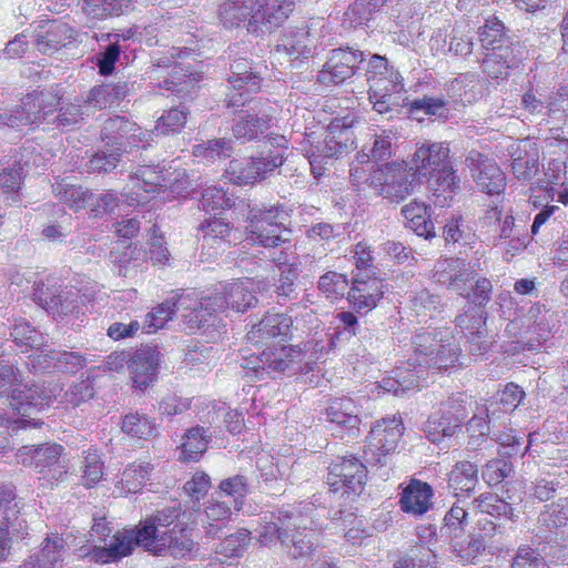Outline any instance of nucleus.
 <instances>
[{"label": "nucleus", "mask_w": 568, "mask_h": 568, "mask_svg": "<svg viewBox=\"0 0 568 568\" xmlns=\"http://www.w3.org/2000/svg\"><path fill=\"white\" fill-rule=\"evenodd\" d=\"M197 304H200V293L196 291L176 290L172 292L170 298L158 304L145 314L141 325L143 333H156L173 318L176 312H182V316L187 321L191 328L203 326L205 314Z\"/></svg>", "instance_id": "7"}, {"label": "nucleus", "mask_w": 568, "mask_h": 568, "mask_svg": "<svg viewBox=\"0 0 568 568\" xmlns=\"http://www.w3.org/2000/svg\"><path fill=\"white\" fill-rule=\"evenodd\" d=\"M347 286V276L334 271L326 272L318 280V290L333 301L342 298Z\"/></svg>", "instance_id": "57"}, {"label": "nucleus", "mask_w": 568, "mask_h": 568, "mask_svg": "<svg viewBox=\"0 0 568 568\" xmlns=\"http://www.w3.org/2000/svg\"><path fill=\"white\" fill-rule=\"evenodd\" d=\"M474 281L475 283L468 286L463 297L479 307H485L491 300L493 284L484 276H476Z\"/></svg>", "instance_id": "62"}, {"label": "nucleus", "mask_w": 568, "mask_h": 568, "mask_svg": "<svg viewBox=\"0 0 568 568\" xmlns=\"http://www.w3.org/2000/svg\"><path fill=\"white\" fill-rule=\"evenodd\" d=\"M59 282V277L54 274L36 281L33 285V300L57 317L67 315L78 316L83 312V303L72 286L62 288Z\"/></svg>", "instance_id": "11"}, {"label": "nucleus", "mask_w": 568, "mask_h": 568, "mask_svg": "<svg viewBox=\"0 0 568 568\" xmlns=\"http://www.w3.org/2000/svg\"><path fill=\"white\" fill-rule=\"evenodd\" d=\"M514 176L523 183L531 182L539 172L538 150L528 143L518 142L510 153Z\"/></svg>", "instance_id": "35"}, {"label": "nucleus", "mask_w": 568, "mask_h": 568, "mask_svg": "<svg viewBox=\"0 0 568 568\" xmlns=\"http://www.w3.org/2000/svg\"><path fill=\"white\" fill-rule=\"evenodd\" d=\"M233 148L230 141L225 139H212L207 142L195 144L192 148V154L206 161H215L216 159L230 158Z\"/></svg>", "instance_id": "56"}, {"label": "nucleus", "mask_w": 568, "mask_h": 568, "mask_svg": "<svg viewBox=\"0 0 568 568\" xmlns=\"http://www.w3.org/2000/svg\"><path fill=\"white\" fill-rule=\"evenodd\" d=\"M406 226L418 236L433 239L436 235L435 225L430 219V206L416 200L410 201L402 207Z\"/></svg>", "instance_id": "40"}, {"label": "nucleus", "mask_w": 568, "mask_h": 568, "mask_svg": "<svg viewBox=\"0 0 568 568\" xmlns=\"http://www.w3.org/2000/svg\"><path fill=\"white\" fill-rule=\"evenodd\" d=\"M197 231L202 233L203 252L215 257L231 246L234 225L221 214H213L199 224Z\"/></svg>", "instance_id": "26"}, {"label": "nucleus", "mask_w": 568, "mask_h": 568, "mask_svg": "<svg viewBox=\"0 0 568 568\" xmlns=\"http://www.w3.org/2000/svg\"><path fill=\"white\" fill-rule=\"evenodd\" d=\"M487 548L488 546L485 545L483 539H479V537L473 532L469 535L467 542L455 545L456 555L464 565L477 564Z\"/></svg>", "instance_id": "58"}, {"label": "nucleus", "mask_w": 568, "mask_h": 568, "mask_svg": "<svg viewBox=\"0 0 568 568\" xmlns=\"http://www.w3.org/2000/svg\"><path fill=\"white\" fill-rule=\"evenodd\" d=\"M473 178L483 192L499 195L506 189V175L493 159L480 152H470L467 156Z\"/></svg>", "instance_id": "23"}, {"label": "nucleus", "mask_w": 568, "mask_h": 568, "mask_svg": "<svg viewBox=\"0 0 568 568\" xmlns=\"http://www.w3.org/2000/svg\"><path fill=\"white\" fill-rule=\"evenodd\" d=\"M211 477L203 470L195 471L183 485L184 494L194 501H201L211 488Z\"/></svg>", "instance_id": "63"}, {"label": "nucleus", "mask_w": 568, "mask_h": 568, "mask_svg": "<svg viewBox=\"0 0 568 568\" xmlns=\"http://www.w3.org/2000/svg\"><path fill=\"white\" fill-rule=\"evenodd\" d=\"M478 38L481 47L487 52L499 50V47L513 48V42L506 33L505 24L496 17L485 20L484 26L478 29Z\"/></svg>", "instance_id": "44"}, {"label": "nucleus", "mask_w": 568, "mask_h": 568, "mask_svg": "<svg viewBox=\"0 0 568 568\" xmlns=\"http://www.w3.org/2000/svg\"><path fill=\"white\" fill-rule=\"evenodd\" d=\"M22 171L23 168L17 160L0 162V187L6 194L18 195L23 182Z\"/></svg>", "instance_id": "54"}, {"label": "nucleus", "mask_w": 568, "mask_h": 568, "mask_svg": "<svg viewBox=\"0 0 568 568\" xmlns=\"http://www.w3.org/2000/svg\"><path fill=\"white\" fill-rule=\"evenodd\" d=\"M473 505L479 513L495 518H505L509 520L515 518L511 505L501 499L498 495L489 491L481 493L473 500Z\"/></svg>", "instance_id": "48"}, {"label": "nucleus", "mask_w": 568, "mask_h": 568, "mask_svg": "<svg viewBox=\"0 0 568 568\" xmlns=\"http://www.w3.org/2000/svg\"><path fill=\"white\" fill-rule=\"evenodd\" d=\"M301 358L302 349L294 345L273 344L264 349V365L274 372H284Z\"/></svg>", "instance_id": "43"}, {"label": "nucleus", "mask_w": 568, "mask_h": 568, "mask_svg": "<svg viewBox=\"0 0 568 568\" xmlns=\"http://www.w3.org/2000/svg\"><path fill=\"white\" fill-rule=\"evenodd\" d=\"M449 153L447 143H424L415 151L410 169L419 176L433 175L449 163Z\"/></svg>", "instance_id": "28"}, {"label": "nucleus", "mask_w": 568, "mask_h": 568, "mask_svg": "<svg viewBox=\"0 0 568 568\" xmlns=\"http://www.w3.org/2000/svg\"><path fill=\"white\" fill-rule=\"evenodd\" d=\"M160 352L155 347L142 346L131 354L128 362L130 379L135 389L145 390L158 377Z\"/></svg>", "instance_id": "25"}, {"label": "nucleus", "mask_w": 568, "mask_h": 568, "mask_svg": "<svg viewBox=\"0 0 568 568\" xmlns=\"http://www.w3.org/2000/svg\"><path fill=\"white\" fill-rule=\"evenodd\" d=\"M205 517L207 525L204 526L207 536H216L225 528L232 519V509L224 501L211 500L206 505Z\"/></svg>", "instance_id": "49"}, {"label": "nucleus", "mask_w": 568, "mask_h": 568, "mask_svg": "<svg viewBox=\"0 0 568 568\" xmlns=\"http://www.w3.org/2000/svg\"><path fill=\"white\" fill-rule=\"evenodd\" d=\"M131 191L126 196L138 203L159 194H165L168 189L164 170L159 165H141L130 174Z\"/></svg>", "instance_id": "24"}, {"label": "nucleus", "mask_w": 568, "mask_h": 568, "mask_svg": "<svg viewBox=\"0 0 568 568\" xmlns=\"http://www.w3.org/2000/svg\"><path fill=\"white\" fill-rule=\"evenodd\" d=\"M189 114L190 111L185 106H173L164 110L155 122V134L169 136L181 133L186 125ZM150 133L152 134L153 131Z\"/></svg>", "instance_id": "47"}, {"label": "nucleus", "mask_w": 568, "mask_h": 568, "mask_svg": "<svg viewBox=\"0 0 568 568\" xmlns=\"http://www.w3.org/2000/svg\"><path fill=\"white\" fill-rule=\"evenodd\" d=\"M403 435L404 424L400 416L377 420L366 437V456H369L373 463L384 465L385 458L397 449Z\"/></svg>", "instance_id": "14"}, {"label": "nucleus", "mask_w": 568, "mask_h": 568, "mask_svg": "<svg viewBox=\"0 0 568 568\" xmlns=\"http://www.w3.org/2000/svg\"><path fill=\"white\" fill-rule=\"evenodd\" d=\"M371 191L390 201L399 202L408 194L407 164L387 162L371 166Z\"/></svg>", "instance_id": "15"}, {"label": "nucleus", "mask_w": 568, "mask_h": 568, "mask_svg": "<svg viewBox=\"0 0 568 568\" xmlns=\"http://www.w3.org/2000/svg\"><path fill=\"white\" fill-rule=\"evenodd\" d=\"M292 12L286 0H224L219 8V18L226 29L244 24L250 33L261 28H278Z\"/></svg>", "instance_id": "2"}, {"label": "nucleus", "mask_w": 568, "mask_h": 568, "mask_svg": "<svg viewBox=\"0 0 568 568\" xmlns=\"http://www.w3.org/2000/svg\"><path fill=\"white\" fill-rule=\"evenodd\" d=\"M293 318L286 313L266 312L258 323L250 326L245 334L248 343L265 344L271 339L287 341L292 337Z\"/></svg>", "instance_id": "22"}, {"label": "nucleus", "mask_w": 568, "mask_h": 568, "mask_svg": "<svg viewBox=\"0 0 568 568\" xmlns=\"http://www.w3.org/2000/svg\"><path fill=\"white\" fill-rule=\"evenodd\" d=\"M184 515L181 504L158 509L134 528L116 530L109 545L90 547L82 557L98 565H108L121 561L131 556L135 547H142L155 556L170 552L173 557L183 558L196 547L194 524L182 520Z\"/></svg>", "instance_id": "1"}, {"label": "nucleus", "mask_w": 568, "mask_h": 568, "mask_svg": "<svg viewBox=\"0 0 568 568\" xmlns=\"http://www.w3.org/2000/svg\"><path fill=\"white\" fill-rule=\"evenodd\" d=\"M442 341V331H419L412 337V354L408 363L414 367L426 368L433 357L437 345Z\"/></svg>", "instance_id": "41"}, {"label": "nucleus", "mask_w": 568, "mask_h": 568, "mask_svg": "<svg viewBox=\"0 0 568 568\" xmlns=\"http://www.w3.org/2000/svg\"><path fill=\"white\" fill-rule=\"evenodd\" d=\"M250 493L248 479L241 474L222 479L217 486V494L234 499L235 508L240 511L243 507L244 498Z\"/></svg>", "instance_id": "52"}, {"label": "nucleus", "mask_w": 568, "mask_h": 568, "mask_svg": "<svg viewBox=\"0 0 568 568\" xmlns=\"http://www.w3.org/2000/svg\"><path fill=\"white\" fill-rule=\"evenodd\" d=\"M61 100V95L53 90H33L23 95L20 104L13 110L0 116L10 128L29 126L34 130L41 125L51 124V118L58 112ZM43 130H50V128L44 126Z\"/></svg>", "instance_id": "6"}, {"label": "nucleus", "mask_w": 568, "mask_h": 568, "mask_svg": "<svg viewBox=\"0 0 568 568\" xmlns=\"http://www.w3.org/2000/svg\"><path fill=\"white\" fill-rule=\"evenodd\" d=\"M251 534V530L240 528L221 540L215 548V552L227 558L241 557L250 545Z\"/></svg>", "instance_id": "53"}, {"label": "nucleus", "mask_w": 568, "mask_h": 568, "mask_svg": "<svg viewBox=\"0 0 568 568\" xmlns=\"http://www.w3.org/2000/svg\"><path fill=\"white\" fill-rule=\"evenodd\" d=\"M544 521L555 528L568 526V498H559L556 503L546 506Z\"/></svg>", "instance_id": "64"}, {"label": "nucleus", "mask_w": 568, "mask_h": 568, "mask_svg": "<svg viewBox=\"0 0 568 568\" xmlns=\"http://www.w3.org/2000/svg\"><path fill=\"white\" fill-rule=\"evenodd\" d=\"M81 479L87 488L97 486L104 476V462L97 448L83 452Z\"/></svg>", "instance_id": "51"}, {"label": "nucleus", "mask_w": 568, "mask_h": 568, "mask_svg": "<svg viewBox=\"0 0 568 568\" xmlns=\"http://www.w3.org/2000/svg\"><path fill=\"white\" fill-rule=\"evenodd\" d=\"M146 245V255L154 266L169 264L171 254L166 246L165 234L158 224L149 230Z\"/></svg>", "instance_id": "50"}, {"label": "nucleus", "mask_w": 568, "mask_h": 568, "mask_svg": "<svg viewBox=\"0 0 568 568\" xmlns=\"http://www.w3.org/2000/svg\"><path fill=\"white\" fill-rule=\"evenodd\" d=\"M151 133L143 131L136 123L120 115L108 119L101 130V139L106 145L121 152L124 141L132 148H139L140 143L148 142Z\"/></svg>", "instance_id": "20"}, {"label": "nucleus", "mask_w": 568, "mask_h": 568, "mask_svg": "<svg viewBox=\"0 0 568 568\" xmlns=\"http://www.w3.org/2000/svg\"><path fill=\"white\" fill-rule=\"evenodd\" d=\"M354 122L349 116L335 118L325 128L322 139L308 140L310 148L306 152L316 179L324 174L328 160L343 158L355 150Z\"/></svg>", "instance_id": "4"}, {"label": "nucleus", "mask_w": 568, "mask_h": 568, "mask_svg": "<svg viewBox=\"0 0 568 568\" xmlns=\"http://www.w3.org/2000/svg\"><path fill=\"white\" fill-rule=\"evenodd\" d=\"M121 0H84L82 10L91 19L103 20L122 11Z\"/></svg>", "instance_id": "60"}, {"label": "nucleus", "mask_w": 568, "mask_h": 568, "mask_svg": "<svg viewBox=\"0 0 568 568\" xmlns=\"http://www.w3.org/2000/svg\"><path fill=\"white\" fill-rule=\"evenodd\" d=\"M384 280L376 274H358L352 280L347 293L349 306L358 314H367L375 310L384 298Z\"/></svg>", "instance_id": "17"}, {"label": "nucleus", "mask_w": 568, "mask_h": 568, "mask_svg": "<svg viewBox=\"0 0 568 568\" xmlns=\"http://www.w3.org/2000/svg\"><path fill=\"white\" fill-rule=\"evenodd\" d=\"M297 528V520L286 511H272L261 518L257 540L262 546H270L274 541L287 544L290 531Z\"/></svg>", "instance_id": "27"}, {"label": "nucleus", "mask_w": 568, "mask_h": 568, "mask_svg": "<svg viewBox=\"0 0 568 568\" xmlns=\"http://www.w3.org/2000/svg\"><path fill=\"white\" fill-rule=\"evenodd\" d=\"M77 39L78 31L62 19L43 20L34 29V42L42 53L59 51Z\"/></svg>", "instance_id": "19"}, {"label": "nucleus", "mask_w": 568, "mask_h": 568, "mask_svg": "<svg viewBox=\"0 0 568 568\" xmlns=\"http://www.w3.org/2000/svg\"><path fill=\"white\" fill-rule=\"evenodd\" d=\"M10 336L17 346L27 347L24 352L29 349L37 352L36 355L30 356L33 357L31 365L36 371L49 368L52 361L55 358L54 351L44 346L42 334L23 318H19L14 322Z\"/></svg>", "instance_id": "18"}, {"label": "nucleus", "mask_w": 568, "mask_h": 568, "mask_svg": "<svg viewBox=\"0 0 568 568\" xmlns=\"http://www.w3.org/2000/svg\"><path fill=\"white\" fill-rule=\"evenodd\" d=\"M470 402L471 396L466 392L450 394L439 404L437 415L428 418V432L442 437H452L460 432L468 417Z\"/></svg>", "instance_id": "12"}, {"label": "nucleus", "mask_w": 568, "mask_h": 568, "mask_svg": "<svg viewBox=\"0 0 568 568\" xmlns=\"http://www.w3.org/2000/svg\"><path fill=\"white\" fill-rule=\"evenodd\" d=\"M477 276V272L465 261L459 258L446 260L440 268L434 273L435 281L448 290L464 296L468 284Z\"/></svg>", "instance_id": "29"}, {"label": "nucleus", "mask_w": 568, "mask_h": 568, "mask_svg": "<svg viewBox=\"0 0 568 568\" xmlns=\"http://www.w3.org/2000/svg\"><path fill=\"white\" fill-rule=\"evenodd\" d=\"M201 206L205 212H214L217 210H227L233 205L232 199L227 192L221 187L209 186L204 190L201 197Z\"/></svg>", "instance_id": "61"}, {"label": "nucleus", "mask_w": 568, "mask_h": 568, "mask_svg": "<svg viewBox=\"0 0 568 568\" xmlns=\"http://www.w3.org/2000/svg\"><path fill=\"white\" fill-rule=\"evenodd\" d=\"M404 90L403 78L398 70L393 69L381 78H373L369 83L368 94L371 97H393Z\"/></svg>", "instance_id": "55"}, {"label": "nucleus", "mask_w": 568, "mask_h": 568, "mask_svg": "<svg viewBox=\"0 0 568 568\" xmlns=\"http://www.w3.org/2000/svg\"><path fill=\"white\" fill-rule=\"evenodd\" d=\"M456 325L466 331L469 352L481 354L487 349L486 344V317L481 310L467 311L456 318Z\"/></svg>", "instance_id": "34"}, {"label": "nucleus", "mask_w": 568, "mask_h": 568, "mask_svg": "<svg viewBox=\"0 0 568 568\" xmlns=\"http://www.w3.org/2000/svg\"><path fill=\"white\" fill-rule=\"evenodd\" d=\"M368 481V468L355 454L336 456L327 466L325 483L332 494L346 499L361 496Z\"/></svg>", "instance_id": "10"}, {"label": "nucleus", "mask_w": 568, "mask_h": 568, "mask_svg": "<svg viewBox=\"0 0 568 568\" xmlns=\"http://www.w3.org/2000/svg\"><path fill=\"white\" fill-rule=\"evenodd\" d=\"M60 392L61 388L58 385L21 382L10 396L9 404L20 417L13 418L7 414H0V427L12 433L27 428H40L43 422L30 415L48 409Z\"/></svg>", "instance_id": "3"}, {"label": "nucleus", "mask_w": 568, "mask_h": 568, "mask_svg": "<svg viewBox=\"0 0 568 568\" xmlns=\"http://www.w3.org/2000/svg\"><path fill=\"white\" fill-rule=\"evenodd\" d=\"M515 67L517 60L511 47H499V50L488 51L481 61L483 73L493 80H506Z\"/></svg>", "instance_id": "39"}, {"label": "nucleus", "mask_w": 568, "mask_h": 568, "mask_svg": "<svg viewBox=\"0 0 568 568\" xmlns=\"http://www.w3.org/2000/svg\"><path fill=\"white\" fill-rule=\"evenodd\" d=\"M154 466L149 460L138 459L128 464L115 484L116 489L123 494H136L150 480Z\"/></svg>", "instance_id": "36"}, {"label": "nucleus", "mask_w": 568, "mask_h": 568, "mask_svg": "<svg viewBox=\"0 0 568 568\" xmlns=\"http://www.w3.org/2000/svg\"><path fill=\"white\" fill-rule=\"evenodd\" d=\"M368 165V153L358 152L349 170L351 181L358 192L371 190V169H366Z\"/></svg>", "instance_id": "59"}, {"label": "nucleus", "mask_w": 568, "mask_h": 568, "mask_svg": "<svg viewBox=\"0 0 568 568\" xmlns=\"http://www.w3.org/2000/svg\"><path fill=\"white\" fill-rule=\"evenodd\" d=\"M287 214L282 205L253 207L246 217V239L255 245L275 248L288 241Z\"/></svg>", "instance_id": "9"}, {"label": "nucleus", "mask_w": 568, "mask_h": 568, "mask_svg": "<svg viewBox=\"0 0 568 568\" xmlns=\"http://www.w3.org/2000/svg\"><path fill=\"white\" fill-rule=\"evenodd\" d=\"M256 282L251 277L236 278L230 283H219L206 295L200 294V304H197L203 314L205 323L213 313H220L225 310L245 312L257 303Z\"/></svg>", "instance_id": "8"}, {"label": "nucleus", "mask_w": 568, "mask_h": 568, "mask_svg": "<svg viewBox=\"0 0 568 568\" xmlns=\"http://www.w3.org/2000/svg\"><path fill=\"white\" fill-rule=\"evenodd\" d=\"M277 52H283L291 60L313 57L315 48L311 44V36L307 31L290 32L282 37V42L276 45Z\"/></svg>", "instance_id": "45"}, {"label": "nucleus", "mask_w": 568, "mask_h": 568, "mask_svg": "<svg viewBox=\"0 0 568 568\" xmlns=\"http://www.w3.org/2000/svg\"><path fill=\"white\" fill-rule=\"evenodd\" d=\"M448 490L455 497H469L479 481V467L469 459L456 462L446 474Z\"/></svg>", "instance_id": "31"}, {"label": "nucleus", "mask_w": 568, "mask_h": 568, "mask_svg": "<svg viewBox=\"0 0 568 568\" xmlns=\"http://www.w3.org/2000/svg\"><path fill=\"white\" fill-rule=\"evenodd\" d=\"M53 192L60 202L67 204L74 212L87 207L88 202L93 201L91 191L83 190L80 185L67 183L64 179L55 183Z\"/></svg>", "instance_id": "46"}, {"label": "nucleus", "mask_w": 568, "mask_h": 568, "mask_svg": "<svg viewBox=\"0 0 568 568\" xmlns=\"http://www.w3.org/2000/svg\"><path fill=\"white\" fill-rule=\"evenodd\" d=\"M120 428L131 439L143 442L155 438L159 433L155 418L139 410L122 415Z\"/></svg>", "instance_id": "38"}, {"label": "nucleus", "mask_w": 568, "mask_h": 568, "mask_svg": "<svg viewBox=\"0 0 568 568\" xmlns=\"http://www.w3.org/2000/svg\"><path fill=\"white\" fill-rule=\"evenodd\" d=\"M274 118L272 114L262 116L250 113L242 114L232 125L234 138L241 143L251 142L258 138L260 133L273 126Z\"/></svg>", "instance_id": "42"}, {"label": "nucleus", "mask_w": 568, "mask_h": 568, "mask_svg": "<svg viewBox=\"0 0 568 568\" xmlns=\"http://www.w3.org/2000/svg\"><path fill=\"white\" fill-rule=\"evenodd\" d=\"M462 348L455 338L442 332V341L437 345L433 357L426 368L439 374H450L462 368Z\"/></svg>", "instance_id": "33"}, {"label": "nucleus", "mask_w": 568, "mask_h": 568, "mask_svg": "<svg viewBox=\"0 0 568 568\" xmlns=\"http://www.w3.org/2000/svg\"><path fill=\"white\" fill-rule=\"evenodd\" d=\"M323 415L326 420L349 430H358L361 418L355 402L348 397H336L329 399Z\"/></svg>", "instance_id": "37"}, {"label": "nucleus", "mask_w": 568, "mask_h": 568, "mask_svg": "<svg viewBox=\"0 0 568 568\" xmlns=\"http://www.w3.org/2000/svg\"><path fill=\"white\" fill-rule=\"evenodd\" d=\"M212 440V434L209 428L196 425L187 428L181 436L179 450V460L181 463H196L206 453L209 444Z\"/></svg>", "instance_id": "32"}, {"label": "nucleus", "mask_w": 568, "mask_h": 568, "mask_svg": "<svg viewBox=\"0 0 568 568\" xmlns=\"http://www.w3.org/2000/svg\"><path fill=\"white\" fill-rule=\"evenodd\" d=\"M363 61L364 53L361 50L348 47L334 49L320 73V79L324 83H343L356 73Z\"/></svg>", "instance_id": "21"}, {"label": "nucleus", "mask_w": 568, "mask_h": 568, "mask_svg": "<svg viewBox=\"0 0 568 568\" xmlns=\"http://www.w3.org/2000/svg\"><path fill=\"white\" fill-rule=\"evenodd\" d=\"M64 452V447L58 443L26 445L17 450L16 457L19 464L33 468L40 475L42 487L52 489L67 478L69 471Z\"/></svg>", "instance_id": "5"}, {"label": "nucleus", "mask_w": 568, "mask_h": 568, "mask_svg": "<svg viewBox=\"0 0 568 568\" xmlns=\"http://www.w3.org/2000/svg\"><path fill=\"white\" fill-rule=\"evenodd\" d=\"M285 162V156L278 151L268 150L258 156L233 159L226 170L230 179L237 185L253 184L266 179Z\"/></svg>", "instance_id": "13"}, {"label": "nucleus", "mask_w": 568, "mask_h": 568, "mask_svg": "<svg viewBox=\"0 0 568 568\" xmlns=\"http://www.w3.org/2000/svg\"><path fill=\"white\" fill-rule=\"evenodd\" d=\"M232 74L229 78L230 92L225 97L227 108L244 106L250 95L262 90L263 79L258 72L252 70L246 59H237L231 64Z\"/></svg>", "instance_id": "16"}, {"label": "nucleus", "mask_w": 568, "mask_h": 568, "mask_svg": "<svg viewBox=\"0 0 568 568\" xmlns=\"http://www.w3.org/2000/svg\"><path fill=\"white\" fill-rule=\"evenodd\" d=\"M433 487L425 481L413 478L402 488L398 505L403 513L422 516L433 506Z\"/></svg>", "instance_id": "30"}]
</instances>
